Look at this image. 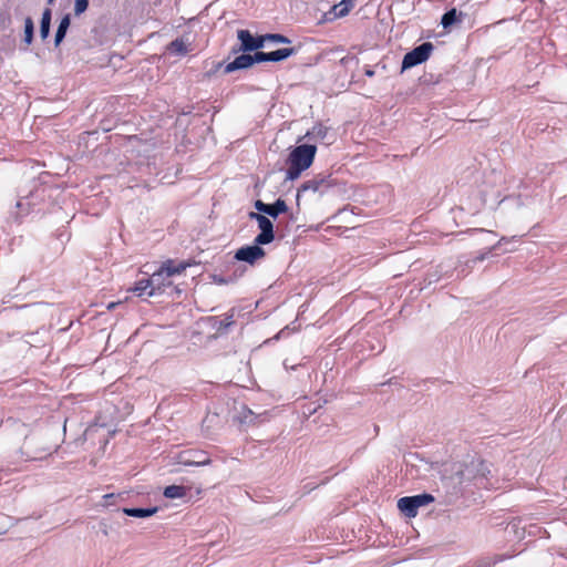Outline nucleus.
<instances>
[{
    "label": "nucleus",
    "mask_w": 567,
    "mask_h": 567,
    "mask_svg": "<svg viewBox=\"0 0 567 567\" xmlns=\"http://www.w3.org/2000/svg\"><path fill=\"white\" fill-rule=\"evenodd\" d=\"M482 475L491 473L489 466L481 460H472L468 464L454 463L450 468L444 470V478L450 481L454 488L463 485L465 482L474 481V471H481Z\"/></svg>",
    "instance_id": "nucleus-1"
},
{
    "label": "nucleus",
    "mask_w": 567,
    "mask_h": 567,
    "mask_svg": "<svg viewBox=\"0 0 567 567\" xmlns=\"http://www.w3.org/2000/svg\"><path fill=\"white\" fill-rule=\"evenodd\" d=\"M317 146L312 144H301L296 146L289 154V167L286 172V179H297L303 171L309 168L315 159Z\"/></svg>",
    "instance_id": "nucleus-2"
},
{
    "label": "nucleus",
    "mask_w": 567,
    "mask_h": 567,
    "mask_svg": "<svg viewBox=\"0 0 567 567\" xmlns=\"http://www.w3.org/2000/svg\"><path fill=\"white\" fill-rule=\"evenodd\" d=\"M188 264L181 261L175 262L174 260L165 261L161 268L154 271L150 278L152 289L148 290L147 295L150 297L162 293L166 287L172 286L171 278L175 275L182 274Z\"/></svg>",
    "instance_id": "nucleus-3"
},
{
    "label": "nucleus",
    "mask_w": 567,
    "mask_h": 567,
    "mask_svg": "<svg viewBox=\"0 0 567 567\" xmlns=\"http://www.w3.org/2000/svg\"><path fill=\"white\" fill-rule=\"evenodd\" d=\"M434 501L431 494L405 496L398 501V508L408 517H415L417 509Z\"/></svg>",
    "instance_id": "nucleus-4"
},
{
    "label": "nucleus",
    "mask_w": 567,
    "mask_h": 567,
    "mask_svg": "<svg viewBox=\"0 0 567 567\" xmlns=\"http://www.w3.org/2000/svg\"><path fill=\"white\" fill-rule=\"evenodd\" d=\"M433 50L431 42H424L412 51L408 52L402 61V71L411 69L422 62L426 61Z\"/></svg>",
    "instance_id": "nucleus-5"
},
{
    "label": "nucleus",
    "mask_w": 567,
    "mask_h": 567,
    "mask_svg": "<svg viewBox=\"0 0 567 567\" xmlns=\"http://www.w3.org/2000/svg\"><path fill=\"white\" fill-rule=\"evenodd\" d=\"M237 38L240 41V45L238 48L233 49L234 53H238L240 51L250 52L254 50H258L265 45L264 35L254 37L248 30H238Z\"/></svg>",
    "instance_id": "nucleus-6"
},
{
    "label": "nucleus",
    "mask_w": 567,
    "mask_h": 567,
    "mask_svg": "<svg viewBox=\"0 0 567 567\" xmlns=\"http://www.w3.org/2000/svg\"><path fill=\"white\" fill-rule=\"evenodd\" d=\"M175 460L178 464L188 466H204L210 462L207 454L198 450L182 451L175 456Z\"/></svg>",
    "instance_id": "nucleus-7"
},
{
    "label": "nucleus",
    "mask_w": 567,
    "mask_h": 567,
    "mask_svg": "<svg viewBox=\"0 0 567 567\" xmlns=\"http://www.w3.org/2000/svg\"><path fill=\"white\" fill-rule=\"evenodd\" d=\"M260 245L261 244L255 243L254 245L239 248L235 254V259L237 261H245L249 265H254L265 256V250L260 247Z\"/></svg>",
    "instance_id": "nucleus-8"
},
{
    "label": "nucleus",
    "mask_w": 567,
    "mask_h": 567,
    "mask_svg": "<svg viewBox=\"0 0 567 567\" xmlns=\"http://www.w3.org/2000/svg\"><path fill=\"white\" fill-rule=\"evenodd\" d=\"M296 53V49L293 48H282L271 52H256L257 62H279L288 59L289 56Z\"/></svg>",
    "instance_id": "nucleus-9"
},
{
    "label": "nucleus",
    "mask_w": 567,
    "mask_h": 567,
    "mask_svg": "<svg viewBox=\"0 0 567 567\" xmlns=\"http://www.w3.org/2000/svg\"><path fill=\"white\" fill-rule=\"evenodd\" d=\"M332 185L331 181L328 176L319 175L313 177L312 179H309L305 182L301 187L298 189L297 194V200H299L300 193L312 190V192H319L322 193L326 188L330 187Z\"/></svg>",
    "instance_id": "nucleus-10"
},
{
    "label": "nucleus",
    "mask_w": 567,
    "mask_h": 567,
    "mask_svg": "<svg viewBox=\"0 0 567 567\" xmlns=\"http://www.w3.org/2000/svg\"><path fill=\"white\" fill-rule=\"evenodd\" d=\"M258 227L260 233L256 236L255 243L266 245L271 243L275 238L272 221L268 217L264 216L262 218H259Z\"/></svg>",
    "instance_id": "nucleus-11"
},
{
    "label": "nucleus",
    "mask_w": 567,
    "mask_h": 567,
    "mask_svg": "<svg viewBox=\"0 0 567 567\" xmlns=\"http://www.w3.org/2000/svg\"><path fill=\"white\" fill-rule=\"evenodd\" d=\"M254 63H258L256 59V52L254 54H240L236 56L231 62L226 64L225 73H231L237 70L247 69Z\"/></svg>",
    "instance_id": "nucleus-12"
},
{
    "label": "nucleus",
    "mask_w": 567,
    "mask_h": 567,
    "mask_svg": "<svg viewBox=\"0 0 567 567\" xmlns=\"http://www.w3.org/2000/svg\"><path fill=\"white\" fill-rule=\"evenodd\" d=\"M209 320L212 321V326L216 328L218 332H221L234 323V310L228 312L225 318L212 317Z\"/></svg>",
    "instance_id": "nucleus-13"
},
{
    "label": "nucleus",
    "mask_w": 567,
    "mask_h": 567,
    "mask_svg": "<svg viewBox=\"0 0 567 567\" xmlns=\"http://www.w3.org/2000/svg\"><path fill=\"white\" fill-rule=\"evenodd\" d=\"M461 18L462 12L453 8L442 16L441 24L443 25L444 29H450L455 23L461 22Z\"/></svg>",
    "instance_id": "nucleus-14"
},
{
    "label": "nucleus",
    "mask_w": 567,
    "mask_h": 567,
    "mask_svg": "<svg viewBox=\"0 0 567 567\" xmlns=\"http://www.w3.org/2000/svg\"><path fill=\"white\" fill-rule=\"evenodd\" d=\"M70 23H71V17L70 14H65L61 21H60V24L58 27V30H56V33H55V38H54V44L55 47H59L60 43L63 41V39L65 38V34L68 32V29L70 27Z\"/></svg>",
    "instance_id": "nucleus-15"
},
{
    "label": "nucleus",
    "mask_w": 567,
    "mask_h": 567,
    "mask_svg": "<svg viewBox=\"0 0 567 567\" xmlns=\"http://www.w3.org/2000/svg\"><path fill=\"white\" fill-rule=\"evenodd\" d=\"M328 134V128L321 124L312 127L311 131H308L303 138H308L309 141H323L326 140Z\"/></svg>",
    "instance_id": "nucleus-16"
},
{
    "label": "nucleus",
    "mask_w": 567,
    "mask_h": 567,
    "mask_svg": "<svg viewBox=\"0 0 567 567\" xmlns=\"http://www.w3.org/2000/svg\"><path fill=\"white\" fill-rule=\"evenodd\" d=\"M288 209L285 200L278 198L274 204H268V209H266L265 214L277 218L279 214L286 213Z\"/></svg>",
    "instance_id": "nucleus-17"
},
{
    "label": "nucleus",
    "mask_w": 567,
    "mask_h": 567,
    "mask_svg": "<svg viewBox=\"0 0 567 567\" xmlns=\"http://www.w3.org/2000/svg\"><path fill=\"white\" fill-rule=\"evenodd\" d=\"M157 512V507L152 508H124L123 513L127 516L145 518L154 515Z\"/></svg>",
    "instance_id": "nucleus-18"
},
{
    "label": "nucleus",
    "mask_w": 567,
    "mask_h": 567,
    "mask_svg": "<svg viewBox=\"0 0 567 567\" xmlns=\"http://www.w3.org/2000/svg\"><path fill=\"white\" fill-rule=\"evenodd\" d=\"M51 10L45 9L42 13L41 24H40V37L42 40H45L49 37L50 28H51Z\"/></svg>",
    "instance_id": "nucleus-19"
},
{
    "label": "nucleus",
    "mask_w": 567,
    "mask_h": 567,
    "mask_svg": "<svg viewBox=\"0 0 567 567\" xmlns=\"http://www.w3.org/2000/svg\"><path fill=\"white\" fill-rule=\"evenodd\" d=\"M168 51L176 55H183L188 52V42L183 38L172 41L168 45Z\"/></svg>",
    "instance_id": "nucleus-20"
},
{
    "label": "nucleus",
    "mask_w": 567,
    "mask_h": 567,
    "mask_svg": "<svg viewBox=\"0 0 567 567\" xmlns=\"http://www.w3.org/2000/svg\"><path fill=\"white\" fill-rule=\"evenodd\" d=\"M164 496L167 498H182L186 496V488L178 485L167 486L164 489Z\"/></svg>",
    "instance_id": "nucleus-21"
},
{
    "label": "nucleus",
    "mask_w": 567,
    "mask_h": 567,
    "mask_svg": "<svg viewBox=\"0 0 567 567\" xmlns=\"http://www.w3.org/2000/svg\"><path fill=\"white\" fill-rule=\"evenodd\" d=\"M33 33H34V24L30 17H28L24 21V39L27 45L32 43L33 40Z\"/></svg>",
    "instance_id": "nucleus-22"
},
{
    "label": "nucleus",
    "mask_w": 567,
    "mask_h": 567,
    "mask_svg": "<svg viewBox=\"0 0 567 567\" xmlns=\"http://www.w3.org/2000/svg\"><path fill=\"white\" fill-rule=\"evenodd\" d=\"M152 289L151 280L148 279H142L137 281L132 289L137 296H143L144 293H147L148 290Z\"/></svg>",
    "instance_id": "nucleus-23"
},
{
    "label": "nucleus",
    "mask_w": 567,
    "mask_h": 567,
    "mask_svg": "<svg viewBox=\"0 0 567 567\" xmlns=\"http://www.w3.org/2000/svg\"><path fill=\"white\" fill-rule=\"evenodd\" d=\"M475 472V475H474V482H475V485H477L478 487H484V488H488L491 486V484L488 483V475L491 473H486L485 476L482 475V470L481 471H474Z\"/></svg>",
    "instance_id": "nucleus-24"
},
{
    "label": "nucleus",
    "mask_w": 567,
    "mask_h": 567,
    "mask_svg": "<svg viewBox=\"0 0 567 567\" xmlns=\"http://www.w3.org/2000/svg\"><path fill=\"white\" fill-rule=\"evenodd\" d=\"M260 415H256L250 409H244L240 421L246 424H254L255 420L258 419Z\"/></svg>",
    "instance_id": "nucleus-25"
},
{
    "label": "nucleus",
    "mask_w": 567,
    "mask_h": 567,
    "mask_svg": "<svg viewBox=\"0 0 567 567\" xmlns=\"http://www.w3.org/2000/svg\"><path fill=\"white\" fill-rule=\"evenodd\" d=\"M264 38L265 42L271 41L274 43H290V40L287 37L278 33L266 34Z\"/></svg>",
    "instance_id": "nucleus-26"
},
{
    "label": "nucleus",
    "mask_w": 567,
    "mask_h": 567,
    "mask_svg": "<svg viewBox=\"0 0 567 567\" xmlns=\"http://www.w3.org/2000/svg\"><path fill=\"white\" fill-rule=\"evenodd\" d=\"M89 6V0H75L74 11L76 16L83 13Z\"/></svg>",
    "instance_id": "nucleus-27"
},
{
    "label": "nucleus",
    "mask_w": 567,
    "mask_h": 567,
    "mask_svg": "<svg viewBox=\"0 0 567 567\" xmlns=\"http://www.w3.org/2000/svg\"><path fill=\"white\" fill-rule=\"evenodd\" d=\"M255 208L259 212L265 214L266 209H268V204L264 203L262 200L258 199L255 202Z\"/></svg>",
    "instance_id": "nucleus-28"
},
{
    "label": "nucleus",
    "mask_w": 567,
    "mask_h": 567,
    "mask_svg": "<svg viewBox=\"0 0 567 567\" xmlns=\"http://www.w3.org/2000/svg\"><path fill=\"white\" fill-rule=\"evenodd\" d=\"M29 202H24V200H19L17 203V208L20 209L21 212L23 213H27L28 212V207H29Z\"/></svg>",
    "instance_id": "nucleus-29"
},
{
    "label": "nucleus",
    "mask_w": 567,
    "mask_h": 567,
    "mask_svg": "<svg viewBox=\"0 0 567 567\" xmlns=\"http://www.w3.org/2000/svg\"><path fill=\"white\" fill-rule=\"evenodd\" d=\"M352 1L353 0H342V2L339 4V7L340 6H343V7L338 14L343 16L344 13H347L349 11V8L347 7V2H352Z\"/></svg>",
    "instance_id": "nucleus-30"
},
{
    "label": "nucleus",
    "mask_w": 567,
    "mask_h": 567,
    "mask_svg": "<svg viewBox=\"0 0 567 567\" xmlns=\"http://www.w3.org/2000/svg\"><path fill=\"white\" fill-rule=\"evenodd\" d=\"M264 216H265L264 214H259V213H255V212L249 213V218L252 220H256L257 223L259 221V218H262Z\"/></svg>",
    "instance_id": "nucleus-31"
},
{
    "label": "nucleus",
    "mask_w": 567,
    "mask_h": 567,
    "mask_svg": "<svg viewBox=\"0 0 567 567\" xmlns=\"http://www.w3.org/2000/svg\"><path fill=\"white\" fill-rule=\"evenodd\" d=\"M508 241H509V239H507L506 237H502V239L498 241V244L494 248L501 246L503 243H508Z\"/></svg>",
    "instance_id": "nucleus-32"
},
{
    "label": "nucleus",
    "mask_w": 567,
    "mask_h": 567,
    "mask_svg": "<svg viewBox=\"0 0 567 567\" xmlns=\"http://www.w3.org/2000/svg\"><path fill=\"white\" fill-rule=\"evenodd\" d=\"M54 0H48L49 3H53Z\"/></svg>",
    "instance_id": "nucleus-33"
}]
</instances>
